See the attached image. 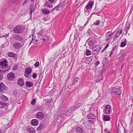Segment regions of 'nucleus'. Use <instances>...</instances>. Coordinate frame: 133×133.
Wrapping results in <instances>:
<instances>
[{
	"instance_id": "f257e3e1",
	"label": "nucleus",
	"mask_w": 133,
	"mask_h": 133,
	"mask_svg": "<svg viewBox=\"0 0 133 133\" xmlns=\"http://www.w3.org/2000/svg\"><path fill=\"white\" fill-rule=\"evenodd\" d=\"M23 29V27L21 25H17L14 29V32L17 34H19L22 32Z\"/></svg>"
},
{
	"instance_id": "f03ea898",
	"label": "nucleus",
	"mask_w": 133,
	"mask_h": 133,
	"mask_svg": "<svg viewBox=\"0 0 133 133\" xmlns=\"http://www.w3.org/2000/svg\"><path fill=\"white\" fill-rule=\"evenodd\" d=\"M77 108V107L76 108L75 107H69V108L67 109L65 112L64 114V115L66 116H69L71 113L74 110H75Z\"/></svg>"
},
{
	"instance_id": "7ed1b4c3",
	"label": "nucleus",
	"mask_w": 133,
	"mask_h": 133,
	"mask_svg": "<svg viewBox=\"0 0 133 133\" xmlns=\"http://www.w3.org/2000/svg\"><path fill=\"white\" fill-rule=\"evenodd\" d=\"M111 106L110 105H107L105 107L104 110V113L106 114H108L111 112Z\"/></svg>"
},
{
	"instance_id": "20e7f679",
	"label": "nucleus",
	"mask_w": 133,
	"mask_h": 133,
	"mask_svg": "<svg viewBox=\"0 0 133 133\" xmlns=\"http://www.w3.org/2000/svg\"><path fill=\"white\" fill-rule=\"evenodd\" d=\"M53 101V100L51 98H50L49 99H44V104L47 106L50 105V103H52Z\"/></svg>"
},
{
	"instance_id": "39448f33",
	"label": "nucleus",
	"mask_w": 133,
	"mask_h": 133,
	"mask_svg": "<svg viewBox=\"0 0 133 133\" xmlns=\"http://www.w3.org/2000/svg\"><path fill=\"white\" fill-rule=\"evenodd\" d=\"M36 118L38 119H41L44 118V115L42 112H40L36 114Z\"/></svg>"
},
{
	"instance_id": "423d86ee",
	"label": "nucleus",
	"mask_w": 133,
	"mask_h": 133,
	"mask_svg": "<svg viewBox=\"0 0 133 133\" xmlns=\"http://www.w3.org/2000/svg\"><path fill=\"white\" fill-rule=\"evenodd\" d=\"M15 76V75L13 73H10L8 74L7 75L8 79L9 80H12L14 78Z\"/></svg>"
},
{
	"instance_id": "0eeeda50",
	"label": "nucleus",
	"mask_w": 133,
	"mask_h": 133,
	"mask_svg": "<svg viewBox=\"0 0 133 133\" xmlns=\"http://www.w3.org/2000/svg\"><path fill=\"white\" fill-rule=\"evenodd\" d=\"M0 65L2 68H5L6 66H7L8 64L7 60H5L4 61L1 62Z\"/></svg>"
},
{
	"instance_id": "6e6552de",
	"label": "nucleus",
	"mask_w": 133,
	"mask_h": 133,
	"mask_svg": "<svg viewBox=\"0 0 133 133\" xmlns=\"http://www.w3.org/2000/svg\"><path fill=\"white\" fill-rule=\"evenodd\" d=\"M7 88L2 83H0V91H6Z\"/></svg>"
},
{
	"instance_id": "1a4fd4ad",
	"label": "nucleus",
	"mask_w": 133,
	"mask_h": 133,
	"mask_svg": "<svg viewBox=\"0 0 133 133\" xmlns=\"http://www.w3.org/2000/svg\"><path fill=\"white\" fill-rule=\"evenodd\" d=\"M14 39L20 41L21 42H23L24 40L22 37L19 35L16 36L14 37Z\"/></svg>"
},
{
	"instance_id": "9d476101",
	"label": "nucleus",
	"mask_w": 133,
	"mask_h": 133,
	"mask_svg": "<svg viewBox=\"0 0 133 133\" xmlns=\"http://www.w3.org/2000/svg\"><path fill=\"white\" fill-rule=\"evenodd\" d=\"M27 130L30 133H35V130L32 127L28 126L26 128Z\"/></svg>"
},
{
	"instance_id": "9b49d317",
	"label": "nucleus",
	"mask_w": 133,
	"mask_h": 133,
	"mask_svg": "<svg viewBox=\"0 0 133 133\" xmlns=\"http://www.w3.org/2000/svg\"><path fill=\"white\" fill-rule=\"evenodd\" d=\"M17 83L18 85L21 86H23L24 84V81L22 78L19 79L17 81Z\"/></svg>"
},
{
	"instance_id": "f8f14e48",
	"label": "nucleus",
	"mask_w": 133,
	"mask_h": 133,
	"mask_svg": "<svg viewBox=\"0 0 133 133\" xmlns=\"http://www.w3.org/2000/svg\"><path fill=\"white\" fill-rule=\"evenodd\" d=\"M113 35V34L111 32H108L106 34V37L107 40H109L111 37Z\"/></svg>"
},
{
	"instance_id": "ddd939ff",
	"label": "nucleus",
	"mask_w": 133,
	"mask_h": 133,
	"mask_svg": "<svg viewBox=\"0 0 133 133\" xmlns=\"http://www.w3.org/2000/svg\"><path fill=\"white\" fill-rule=\"evenodd\" d=\"M87 117L88 119L95 120V116L93 114H89L87 116Z\"/></svg>"
},
{
	"instance_id": "4468645a",
	"label": "nucleus",
	"mask_w": 133,
	"mask_h": 133,
	"mask_svg": "<svg viewBox=\"0 0 133 133\" xmlns=\"http://www.w3.org/2000/svg\"><path fill=\"white\" fill-rule=\"evenodd\" d=\"M94 2L92 1L90 2L86 6V8L88 9L91 8L93 5Z\"/></svg>"
},
{
	"instance_id": "2eb2a0df",
	"label": "nucleus",
	"mask_w": 133,
	"mask_h": 133,
	"mask_svg": "<svg viewBox=\"0 0 133 133\" xmlns=\"http://www.w3.org/2000/svg\"><path fill=\"white\" fill-rule=\"evenodd\" d=\"M13 46L15 49H18L21 46V44L19 43H15L14 44Z\"/></svg>"
},
{
	"instance_id": "dca6fc26",
	"label": "nucleus",
	"mask_w": 133,
	"mask_h": 133,
	"mask_svg": "<svg viewBox=\"0 0 133 133\" xmlns=\"http://www.w3.org/2000/svg\"><path fill=\"white\" fill-rule=\"evenodd\" d=\"M31 124L34 125H37L38 124V121L36 119H32L31 121Z\"/></svg>"
},
{
	"instance_id": "f3484780",
	"label": "nucleus",
	"mask_w": 133,
	"mask_h": 133,
	"mask_svg": "<svg viewBox=\"0 0 133 133\" xmlns=\"http://www.w3.org/2000/svg\"><path fill=\"white\" fill-rule=\"evenodd\" d=\"M75 129L77 132L79 133H82L83 131V130L81 128L79 127L76 128Z\"/></svg>"
},
{
	"instance_id": "a211bd4d",
	"label": "nucleus",
	"mask_w": 133,
	"mask_h": 133,
	"mask_svg": "<svg viewBox=\"0 0 133 133\" xmlns=\"http://www.w3.org/2000/svg\"><path fill=\"white\" fill-rule=\"evenodd\" d=\"M35 36H32V40L30 43L29 45H30L32 42L33 43H35L38 42V41L37 39H35Z\"/></svg>"
},
{
	"instance_id": "6ab92c4d",
	"label": "nucleus",
	"mask_w": 133,
	"mask_h": 133,
	"mask_svg": "<svg viewBox=\"0 0 133 133\" xmlns=\"http://www.w3.org/2000/svg\"><path fill=\"white\" fill-rule=\"evenodd\" d=\"M78 79L79 78L78 77L74 78L72 81V85L73 86L76 85L78 82Z\"/></svg>"
},
{
	"instance_id": "aec40b11",
	"label": "nucleus",
	"mask_w": 133,
	"mask_h": 133,
	"mask_svg": "<svg viewBox=\"0 0 133 133\" xmlns=\"http://www.w3.org/2000/svg\"><path fill=\"white\" fill-rule=\"evenodd\" d=\"M42 11L43 14L45 15H47L50 12V11L46 8L43 9Z\"/></svg>"
},
{
	"instance_id": "412c9836",
	"label": "nucleus",
	"mask_w": 133,
	"mask_h": 133,
	"mask_svg": "<svg viewBox=\"0 0 133 133\" xmlns=\"http://www.w3.org/2000/svg\"><path fill=\"white\" fill-rule=\"evenodd\" d=\"M110 90L111 91H121V90L118 89V88L117 87H116L115 88H111Z\"/></svg>"
},
{
	"instance_id": "4be33fe9",
	"label": "nucleus",
	"mask_w": 133,
	"mask_h": 133,
	"mask_svg": "<svg viewBox=\"0 0 133 133\" xmlns=\"http://www.w3.org/2000/svg\"><path fill=\"white\" fill-rule=\"evenodd\" d=\"M100 50L98 49L93 48L92 49V52H94V54L97 55L99 53Z\"/></svg>"
},
{
	"instance_id": "5701e85b",
	"label": "nucleus",
	"mask_w": 133,
	"mask_h": 133,
	"mask_svg": "<svg viewBox=\"0 0 133 133\" xmlns=\"http://www.w3.org/2000/svg\"><path fill=\"white\" fill-rule=\"evenodd\" d=\"M32 71V69L30 68H27L25 70L26 73L28 75H29Z\"/></svg>"
},
{
	"instance_id": "b1692460",
	"label": "nucleus",
	"mask_w": 133,
	"mask_h": 133,
	"mask_svg": "<svg viewBox=\"0 0 133 133\" xmlns=\"http://www.w3.org/2000/svg\"><path fill=\"white\" fill-rule=\"evenodd\" d=\"M8 55L9 57L15 58L16 57V54L12 52H9L8 53Z\"/></svg>"
},
{
	"instance_id": "393cba45",
	"label": "nucleus",
	"mask_w": 133,
	"mask_h": 133,
	"mask_svg": "<svg viewBox=\"0 0 133 133\" xmlns=\"http://www.w3.org/2000/svg\"><path fill=\"white\" fill-rule=\"evenodd\" d=\"M1 97L0 99L4 101H6L8 99V98L7 97L4 95H1Z\"/></svg>"
},
{
	"instance_id": "a878e982",
	"label": "nucleus",
	"mask_w": 133,
	"mask_h": 133,
	"mask_svg": "<svg viewBox=\"0 0 133 133\" xmlns=\"http://www.w3.org/2000/svg\"><path fill=\"white\" fill-rule=\"evenodd\" d=\"M26 86L28 87H31L33 86V84L31 83L28 81H27L26 83Z\"/></svg>"
},
{
	"instance_id": "bb28decb",
	"label": "nucleus",
	"mask_w": 133,
	"mask_h": 133,
	"mask_svg": "<svg viewBox=\"0 0 133 133\" xmlns=\"http://www.w3.org/2000/svg\"><path fill=\"white\" fill-rule=\"evenodd\" d=\"M122 29L121 28H120L119 30L118 31L117 33L116 34V38L117 37H118V34L119 36L122 32Z\"/></svg>"
},
{
	"instance_id": "cd10ccee",
	"label": "nucleus",
	"mask_w": 133,
	"mask_h": 133,
	"mask_svg": "<svg viewBox=\"0 0 133 133\" xmlns=\"http://www.w3.org/2000/svg\"><path fill=\"white\" fill-rule=\"evenodd\" d=\"M65 3L64 2H62L57 5L58 7H59L60 8L64 7Z\"/></svg>"
},
{
	"instance_id": "c85d7f7f",
	"label": "nucleus",
	"mask_w": 133,
	"mask_h": 133,
	"mask_svg": "<svg viewBox=\"0 0 133 133\" xmlns=\"http://www.w3.org/2000/svg\"><path fill=\"white\" fill-rule=\"evenodd\" d=\"M44 128V125L43 124H41L37 128V130H40Z\"/></svg>"
},
{
	"instance_id": "c756f323",
	"label": "nucleus",
	"mask_w": 133,
	"mask_h": 133,
	"mask_svg": "<svg viewBox=\"0 0 133 133\" xmlns=\"http://www.w3.org/2000/svg\"><path fill=\"white\" fill-rule=\"evenodd\" d=\"M6 103L0 102V108H3L6 105Z\"/></svg>"
},
{
	"instance_id": "7c9ffc66",
	"label": "nucleus",
	"mask_w": 133,
	"mask_h": 133,
	"mask_svg": "<svg viewBox=\"0 0 133 133\" xmlns=\"http://www.w3.org/2000/svg\"><path fill=\"white\" fill-rule=\"evenodd\" d=\"M33 5H32V6H31V12H30L29 13V14L30 15V17H31L32 16L31 14H32V12H34V10L35 9V8L33 7Z\"/></svg>"
},
{
	"instance_id": "2f4dec72",
	"label": "nucleus",
	"mask_w": 133,
	"mask_h": 133,
	"mask_svg": "<svg viewBox=\"0 0 133 133\" xmlns=\"http://www.w3.org/2000/svg\"><path fill=\"white\" fill-rule=\"evenodd\" d=\"M104 119L105 121H108L110 120V118L108 115H105L104 117Z\"/></svg>"
},
{
	"instance_id": "473e14b6",
	"label": "nucleus",
	"mask_w": 133,
	"mask_h": 133,
	"mask_svg": "<svg viewBox=\"0 0 133 133\" xmlns=\"http://www.w3.org/2000/svg\"><path fill=\"white\" fill-rule=\"evenodd\" d=\"M130 28V26L128 25L127 26H126L125 29V33L126 34L128 32V30Z\"/></svg>"
},
{
	"instance_id": "72a5a7b5",
	"label": "nucleus",
	"mask_w": 133,
	"mask_h": 133,
	"mask_svg": "<svg viewBox=\"0 0 133 133\" xmlns=\"http://www.w3.org/2000/svg\"><path fill=\"white\" fill-rule=\"evenodd\" d=\"M92 57H88L86 58V60L88 61L89 63L91 62L92 61Z\"/></svg>"
},
{
	"instance_id": "f704fd0d",
	"label": "nucleus",
	"mask_w": 133,
	"mask_h": 133,
	"mask_svg": "<svg viewBox=\"0 0 133 133\" xmlns=\"http://www.w3.org/2000/svg\"><path fill=\"white\" fill-rule=\"evenodd\" d=\"M91 51L87 49L86 51V55L87 56L91 55Z\"/></svg>"
},
{
	"instance_id": "c9c22d12",
	"label": "nucleus",
	"mask_w": 133,
	"mask_h": 133,
	"mask_svg": "<svg viewBox=\"0 0 133 133\" xmlns=\"http://www.w3.org/2000/svg\"><path fill=\"white\" fill-rule=\"evenodd\" d=\"M126 43L124 42H122L121 44V47H124L126 45Z\"/></svg>"
},
{
	"instance_id": "e433bc0d",
	"label": "nucleus",
	"mask_w": 133,
	"mask_h": 133,
	"mask_svg": "<svg viewBox=\"0 0 133 133\" xmlns=\"http://www.w3.org/2000/svg\"><path fill=\"white\" fill-rule=\"evenodd\" d=\"M99 21L98 20H97L94 22V24L95 25H99Z\"/></svg>"
},
{
	"instance_id": "4c0bfd02",
	"label": "nucleus",
	"mask_w": 133,
	"mask_h": 133,
	"mask_svg": "<svg viewBox=\"0 0 133 133\" xmlns=\"http://www.w3.org/2000/svg\"><path fill=\"white\" fill-rule=\"evenodd\" d=\"M39 63L38 61H37L34 64V66L36 67H38L39 66Z\"/></svg>"
},
{
	"instance_id": "58836bf2",
	"label": "nucleus",
	"mask_w": 133,
	"mask_h": 133,
	"mask_svg": "<svg viewBox=\"0 0 133 133\" xmlns=\"http://www.w3.org/2000/svg\"><path fill=\"white\" fill-rule=\"evenodd\" d=\"M35 103V98H34L31 102V104L32 105H34Z\"/></svg>"
},
{
	"instance_id": "ea45409f",
	"label": "nucleus",
	"mask_w": 133,
	"mask_h": 133,
	"mask_svg": "<svg viewBox=\"0 0 133 133\" xmlns=\"http://www.w3.org/2000/svg\"><path fill=\"white\" fill-rule=\"evenodd\" d=\"M88 121L91 123H92L94 122V120H89Z\"/></svg>"
},
{
	"instance_id": "a19ab883",
	"label": "nucleus",
	"mask_w": 133,
	"mask_h": 133,
	"mask_svg": "<svg viewBox=\"0 0 133 133\" xmlns=\"http://www.w3.org/2000/svg\"><path fill=\"white\" fill-rule=\"evenodd\" d=\"M37 75L36 74H35V73L33 74V76H32V77L33 78H36L37 77Z\"/></svg>"
},
{
	"instance_id": "79ce46f5",
	"label": "nucleus",
	"mask_w": 133,
	"mask_h": 133,
	"mask_svg": "<svg viewBox=\"0 0 133 133\" xmlns=\"http://www.w3.org/2000/svg\"><path fill=\"white\" fill-rule=\"evenodd\" d=\"M3 78V76L2 74L0 75V80H2Z\"/></svg>"
},
{
	"instance_id": "37998d69",
	"label": "nucleus",
	"mask_w": 133,
	"mask_h": 133,
	"mask_svg": "<svg viewBox=\"0 0 133 133\" xmlns=\"http://www.w3.org/2000/svg\"><path fill=\"white\" fill-rule=\"evenodd\" d=\"M45 4L46 5V6L48 7L50 4L48 2H45Z\"/></svg>"
},
{
	"instance_id": "c03bdc74",
	"label": "nucleus",
	"mask_w": 133,
	"mask_h": 133,
	"mask_svg": "<svg viewBox=\"0 0 133 133\" xmlns=\"http://www.w3.org/2000/svg\"><path fill=\"white\" fill-rule=\"evenodd\" d=\"M17 68L18 66L16 65H15L13 68V70H15L17 69Z\"/></svg>"
},
{
	"instance_id": "a18cd8bd",
	"label": "nucleus",
	"mask_w": 133,
	"mask_h": 133,
	"mask_svg": "<svg viewBox=\"0 0 133 133\" xmlns=\"http://www.w3.org/2000/svg\"><path fill=\"white\" fill-rule=\"evenodd\" d=\"M88 44L89 45H92L93 44V43L92 42V41H91L89 42Z\"/></svg>"
},
{
	"instance_id": "49530a36",
	"label": "nucleus",
	"mask_w": 133,
	"mask_h": 133,
	"mask_svg": "<svg viewBox=\"0 0 133 133\" xmlns=\"http://www.w3.org/2000/svg\"><path fill=\"white\" fill-rule=\"evenodd\" d=\"M58 8H60L59 7H58L57 6L55 8H53V10H56L57 11L59 10V9H58Z\"/></svg>"
},
{
	"instance_id": "de8ad7c7",
	"label": "nucleus",
	"mask_w": 133,
	"mask_h": 133,
	"mask_svg": "<svg viewBox=\"0 0 133 133\" xmlns=\"http://www.w3.org/2000/svg\"><path fill=\"white\" fill-rule=\"evenodd\" d=\"M95 63V64L96 65V66L98 65L100 63V62L98 61H97Z\"/></svg>"
},
{
	"instance_id": "09e8293b",
	"label": "nucleus",
	"mask_w": 133,
	"mask_h": 133,
	"mask_svg": "<svg viewBox=\"0 0 133 133\" xmlns=\"http://www.w3.org/2000/svg\"><path fill=\"white\" fill-rule=\"evenodd\" d=\"M28 0H25L23 3V5H24L26 4Z\"/></svg>"
},
{
	"instance_id": "8fccbe9b",
	"label": "nucleus",
	"mask_w": 133,
	"mask_h": 133,
	"mask_svg": "<svg viewBox=\"0 0 133 133\" xmlns=\"http://www.w3.org/2000/svg\"><path fill=\"white\" fill-rule=\"evenodd\" d=\"M121 92H115V93L119 95H120L121 94Z\"/></svg>"
},
{
	"instance_id": "3c124183",
	"label": "nucleus",
	"mask_w": 133,
	"mask_h": 133,
	"mask_svg": "<svg viewBox=\"0 0 133 133\" xmlns=\"http://www.w3.org/2000/svg\"><path fill=\"white\" fill-rule=\"evenodd\" d=\"M37 110L38 111H42V108L41 107H39L37 108Z\"/></svg>"
},
{
	"instance_id": "603ef678",
	"label": "nucleus",
	"mask_w": 133,
	"mask_h": 133,
	"mask_svg": "<svg viewBox=\"0 0 133 133\" xmlns=\"http://www.w3.org/2000/svg\"><path fill=\"white\" fill-rule=\"evenodd\" d=\"M113 49L112 50V51L111 52L110 54L109 55L110 57L113 54Z\"/></svg>"
},
{
	"instance_id": "864d4df0",
	"label": "nucleus",
	"mask_w": 133,
	"mask_h": 133,
	"mask_svg": "<svg viewBox=\"0 0 133 133\" xmlns=\"http://www.w3.org/2000/svg\"><path fill=\"white\" fill-rule=\"evenodd\" d=\"M104 131L105 133H110V131H108L106 130H105Z\"/></svg>"
},
{
	"instance_id": "5fc2aeb1",
	"label": "nucleus",
	"mask_w": 133,
	"mask_h": 133,
	"mask_svg": "<svg viewBox=\"0 0 133 133\" xmlns=\"http://www.w3.org/2000/svg\"><path fill=\"white\" fill-rule=\"evenodd\" d=\"M8 35H9V34H7L6 35H3L2 37H7L8 36Z\"/></svg>"
},
{
	"instance_id": "6e6d98bb",
	"label": "nucleus",
	"mask_w": 133,
	"mask_h": 133,
	"mask_svg": "<svg viewBox=\"0 0 133 133\" xmlns=\"http://www.w3.org/2000/svg\"><path fill=\"white\" fill-rule=\"evenodd\" d=\"M55 0H48V1L50 2V3H53V2Z\"/></svg>"
},
{
	"instance_id": "4d7b16f0",
	"label": "nucleus",
	"mask_w": 133,
	"mask_h": 133,
	"mask_svg": "<svg viewBox=\"0 0 133 133\" xmlns=\"http://www.w3.org/2000/svg\"><path fill=\"white\" fill-rule=\"evenodd\" d=\"M109 46V44L108 43H107V44H106V46L105 47V48H106V49L107 47H108Z\"/></svg>"
},
{
	"instance_id": "13d9d810",
	"label": "nucleus",
	"mask_w": 133,
	"mask_h": 133,
	"mask_svg": "<svg viewBox=\"0 0 133 133\" xmlns=\"http://www.w3.org/2000/svg\"><path fill=\"white\" fill-rule=\"evenodd\" d=\"M13 92V95L15 96L17 94V93L16 92Z\"/></svg>"
},
{
	"instance_id": "bf43d9fd",
	"label": "nucleus",
	"mask_w": 133,
	"mask_h": 133,
	"mask_svg": "<svg viewBox=\"0 0 133 133\" xmlns=\"http://www.w3.org/2000/svg\"><path fill=\"white\" fill-rule=\"evenodd\" d=\"M106 49V48H105L104 47V48L102 50L101 52H103Z\"/></svg>"
},
{
	"instance_id": "052dcab7",
	"label": "nucleus",
	"mask_w": 133,
	"mask_h": 133,
	"mask_svg": "<svg viewBox=\"0 0 133 133\" xmlns=\"http://www.w3.org/2000/svg\"><path fill=\"white\" fill-rule=\"evenodd\" d=\"M52 6H52V5L51 4H50L49 6H48V7H49L50 8H51V7H52Z\"/></svg>"
},
{
	"instance_id": "680f3d73",
	"label": "nucleus",
	"mask_w": 133,
	"mask_h": 133,
	"mask_svg": "<svg viewBox=\"0 0 133 133\" xmlns=\"http://www.w3.org/2000/svg\"><path fill=\"white\" fill-rule=\"evenodd\" d=\"M0 72L3 73V71L2 70H1L0 71Z\"/></svg>"
},
{
	"instance_id": "e2e57ef3",
	"label": "nucleus",
	"mask_w": 133,
	"mask_h": 133,
	"mask_svg": "<svg viewBox=\"0 0 133 133\" xmlns=\"http://www.w3.org/2000/svg\"><path fill=\"white\" fill-rule=\"evenodd\" d=\"M3 131L2 130H0V133H2Z\"/></svg>"
},
{
	"instance_id": "0e129e2a",
	"label": "nucleus",
	"mask_w": 133,
	"mask_h": 133,
	"mask_svg": "<svg viewBox=\"0 0 133 133\" xmlns=\"http://www.w3.org/2000/svg\"><path fill=\"white\" fill-rule=\"evenodd\" d=\"M55 10H53V9L51 10V11L52 13H53L54 12V11Z\"/></svg>"
},
{
	"instance_id": "69168bd1",
	"label": "nucleus",
	"mask_w": 133,
	"mask_h": 133,
	"mask_svg": "<svg viewBox=\"0 0 133 133\" xmlns=\"http://www.w3.org/2000/svg\"><path fill=\"white\" fill-rule=\"evenodd\" d=\"M124 133H127L126 131L124 130Z\"/></svg>"
},
{
	"instance_id": "338daca9",
	"label": "nucleus",
	"mask_w": 133,
	"mask_h": 133,
	"mask_svg": "<svg viewBox=\"0 0 133 133\" xmlns=\"http://www.w3.org/2000/svg\"><path fill=\"white\" fill-rule=\"evenodd\" d=\"M123 34H126L125 33V31H124L123 32Z\"/></svg>"
},
{
	"instance_id": "774afa93",
	"label": "nucleus",
	"mask_w": 133,
	"mask_h": 133,
	"mask_svg": "<svg viewBox=\"0 0 133 133\" xmlns=\"http://www.w3.org/2000/svg\"><path fill=\"white\" fill-rule=\"evenodd\" d=\"M4 72H6V70H4Z\"/></svg>"
}]
</instances>
